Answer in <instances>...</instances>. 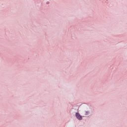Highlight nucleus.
I'll return each instance as SVG.
<instances>
[{
    "mask_svg": "<svg viewBox=\"0 0 127 127\" xmlns=\"http://www.w3.org/2000/svg\"><path fill=\"white\" fill-rule=\"evenodd\" d=\"M75 117L77 120H79V121H82V116L80 115V114L78 113H75Z\"/></svg>",
    "mask_w": 127,
    "mask_h": 127,
    "instance_id": "f257e3e1",
    "label": "nucleus"
},
{
    "mask_svg": "<svg viewBox=\"0 0 127 127\" xmlns=\"http://www.w3.org/2000/svg\"><path fill=\"white\" fill-rule=\"evenodd\" d=\"M88 115H90V112L85 111V116H88Z\"/></svg>",
    "mask_w": 127,
    "mask_h": 127,
    "instance_id": "f03ea898",
    "label": "nucleus"
}]
</instances>
